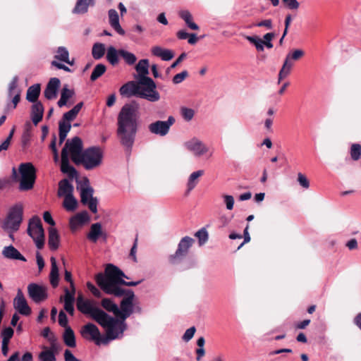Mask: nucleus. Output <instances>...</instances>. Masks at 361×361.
<instances>
[{
	"instance_id": "57",
	"label": "nucleus",
	"mask_w": 361,
	"mask_h": 361,
	"mask_svg": "<svg viewBox=\"0 0 361 361\" xmlns=\"http://www.w3.org/2000/svg\"><path fill=\"white\" fill-rule=\"evenodd\" d=\"M196 331V329L195 326H191L190 328L188 329L184 333L182 339L185 341L188 342L190 341L192 337L194 336V334Z\"/></svg>"
},
{
	"instance_id": "52",
	"label": "nucleus",
	"mask_w": 361,
	"mask_h": 361,
	"mask_svg": "<svg viewBox=\"0 0 361 361\" xmlns=\"http://www.w3.org/2000/svg\"><path fill=\"white\" fill-rule=\"evenodd\" d=\"M180 113H181L183 118L186 121H191L195 115V111L192 109L187 108V107H182L180 109Z\"/></svg>"
},
{
	"instance_id": "20",
	"label": "nucleus",
	"mask_w": 361,
	"mask_h": 361,
	"mask_svg": "<svg viewBox=\"0 0 361 361\" xmlns=\"http://www.w3.org/2000/svg\"><path fill=\"white\" fill-rule=\"evenodd\" d=\"M64 292V309L68 314L73 315L74 313L73 303L75 290H70L68 288H65Z\"/></svg>"
},
{
	"instance_id": "47",
	"label": "nucleus",
	"mask_w": 361,
	"mask_h": 361,
	"mask_svg": "<svg viewBox=\"0 0 361 361\" xmlns=\"http://www.w3.org/2000/svg\"><path fill=\"white\" fill-rule=\"evenodd\" d=\"M106 71V67L103 63H98L92 71V81L96 80L102 76Z\"/></svg>"
},
{
	"instance_id": "61",
	"label": "nucleus",
	"mask_w": 361,
	"mask_h": 361,
	"mask_svg": "<svg viewBox=\"0 0 361 361\" xmlns=\"http://www.w3.org/2000/svg\"><path fill=\"white\" fill-rule=\"evenodd\" d=\"M298 181L299 184L304 188H308L310 187V183L305 175L301 173L298 174Z\"/></svg>"
},
{
	"instance_id": "58",
	"label": "nucleus",
	"mask_w": 361,
	"mask_h": 361,
	"mask_svg": "<svg viewBox=\"0 0 361 361\" xmlns=\"http://www.w3.org/2000/svg\"><path fill=\"white\" fill-rule=\"evenodd\" d=\"M68 317L66 314V313L63 311H60L59 314V324L61 326L64 327L66 329V327H70L68 326Z\"/></svg>"
},
{
	"instance_id": "55",
	"label": "nucleus",
	"mask_w": 361,
	"mask_h": 361,
	"mask_svg": "<svg viewBox=\"0 0 361 361\" xmlns=\"http://www.w3.org/2000/svg\"><path fill=\"white\" fill-rule=\"evenodd\" d=\"M275 34L274 32H268L263 36L264 45L268 48L271 49L273 44L271 40L274 38Z\"/></svg>"
},
{
	"instance_id": "34",
	"label": "nucleus",
	"mask_w": 361,
	"mask_h": 361,
	"mask_svg": "<svg viewBox=\"0 0 361 361\" xmlns=\"http://www.w3.org/2000/svg\"><path fill=\"white\" fill-rule=\"evenodd\" d=\"M204 174L203 170H198L192 172L188 180L187 183V192L189 193L192 190H193L197 184V179L199 177L202 176Z\"/></svg>"
},
{
	"instance_id": "43",
	"label": "nucleus",
	"mask_w": 361,
	"mask_h": 361,
	"mask_svg": "<svg viewBox=\"0 0 361 361\" xmlns=\"http://www.w3.org/2000/svg\"><path fill=\"white\" fill-rule=\"evenodd\" d=\"M149 61L147 59H142L136 65L135 69L139 73L140 78L143 77H147V75L149 73Z\"/></svg>"
},
{
	"instance_id": "45",
	"label": "nucleus",
	"mask_w": 361,
	"mask_h": 361,
	"mask_svg": "<svg viewBox=\"0 0 361 361\" xmlns=\"http://www.w3.org/2000/svg\"><path fill=\"white\" fill-rule=\"evenodd\" d=\"M120 56L128 65H133L137 61V58L134 54L125 49H120Z\"/></svg>"
},
{
	"instance_id": "7",
	"label": "nucleus",
	"mask_w": 361,
	"mask_h": 361,
	"mask_svg": "<svg viewBox=\"0 0 361 361\" xmlns=\"http://www.w3.org/2000/svg\"><path fill=\"white\" fill-rule=\"evenodd\" d=\"M23 220V206L21 203H17L8 209L6 217L1 221V227L3 230L18 231Z\"/></svg>"
},
{
	"instance_id": "30",
	"label": "nucleus",
	"mask_w": 361,
	"mask_h": 361,
	"mask_svg": "<svg viewBox=\"0 0 361 361\" xmlns=\"http://www.w3.org/2000/svg\"><path fill=\"white\" fill-rule=\"evenodd\" d=\"M49 247L51 250H56L59 245V235L56 228H50L49 229Z\"/></svg>"
},
{
	"instance_id": "31",
	"label": "nucleus",
	"mask_w": 361,
	"mask_h": 361,
	"mask_svg": "<svg viewBox=\"0 0 361 361\" xmlns=\"http://www.w3.org/2000/svg\"><path fill=\"white\" fill-rule=\"evenodd\" d=\"M179 17L183 19L187 26L193 30H199V26L192 21V16L188 10H182L179 12Z\"/></svg>"
},
{
	"instance_id": "50",
	"label": "nucleus",
	"mask_w": 361,
	"mask_h": 361,
	"mask_svg": "<svg viewBox=\"0 0 361 361\" xmlns=\"http://www.w3.org/2000/svg\"><path fill=\"white\" fill-rule=\"evenodd\" d=\"M195 236L198 238L199 245L200 246L204 245L208 240V233L204 228L197 231Z\"/></svg>"
},
{
	"instance_id": "63",
	"label": "nucleus",
	"mask_w": 361,
	"mask_h": 361,
	"mask_svg": "<svg viewBox=\"0 0 361 361\" xmlns=\"http://www.w3.org/2000/svg\"><path fill=\"white\" fill-rule=\"evenodd\" d=\"M65 361H81L75 357L70 350L66 349L64 352Z\"/></svg>"
},
{
	"instance_id": "59",
	"label": "nucleus",
	"mask_w": 361,
	"mask_h": 361,
	"mask_svg": "<svg viewBox=\"0 0 361 361\" xmlns=\"http://www.w3.org/2000/svg\"><path fill=\"white\" fill-rule=\"evenodd\" d=\"M224 203L226 204V209L228 210H231L233 208L234 205V198L232 195H224L223 196Z\"/></svg>"
},
{
	"instance_id": "40",
	"label": "nucleus",
	"mask_w": 361,
	"mask_h": 361,
	"mask_svg": "<svg viewBox=\"0 0 361 361\" xmlns=\"http://www.w3.org/2000/svg\"><path fill=\"white\" fill-rule=\"evenodd\" d=\"M105 51V45L102 43H94L92 47V56L96 60L102 59L104 56Z\"/></svg>"
},
{
	"instance_id": "38",
	"label": "nucleus",
	"mask_w": 361,
	"mask_h": 361,
	"mask_svg": "<svg viewBox=\"0 0 361 361\" xmlns=\"http://www.w3.org/2000/svg\"><path fill=\"white\" fill-rule=\"evenodd\" d=\"M74 92L72 90L68 88L67 85H65L61 90V98L58 101V106L62 107L66 105L68 100L73 97Z\"/></svg>"
},
{
	"instance_id": "17",
	"label": "nucleus",
	"mask_w": 361,
	"mask_h": 361,
	"mask_svg": "<svg viewBox=\"0 0 361 361\" xmlns=\"http://www.w3.org/2000/svg\"><path fill=\"white\" fill-rule=\"evenodd\" d=\"M60 86V80L57 78L49 80L44 90V94L47 99H53L56 97L58 89Z\"/></svg>"
},
{
	"instance_id": "19",
	"label": "nucleus",
	"mask_w": 361,
	"mask_h": 361,
	"mask_svg": "<svg viewBox=\"0 0 361 361\" xmlns=\"http://www.w3.org/2000/svg\"><path fill=\"white\" fill-rule=\"evenodd\" d=\"M65 151H61V170L63 173H67L70 178H74L77 176V171L70 164L68 152Z\"/></svg>"
},
{
	"instance_id": "1",
	"label": "nucleus",
	"mask_w": 361,
	"mask_h": 361,
	"mask_svg": "<svg viewBox=\"0 0 361 361\" xmlns=\"http://www.w3.org/2000/svg\"><path fill=\"white\" fill-rule=\"evenodd\" d=\"M123 278L128 279L118 267L108 264L105 268V275L99 273L96 275L95 280L97 285L106 294L123 298L118 306V317L126 319L134 313L133 302L135 295L132 290L123 288L121 286H136L143 280L126 281Z\"/></svg>"
},
{
	"instance_id": "36",
	"label": "nucleus",
	"mask_w": 361,
	"mask_h": 361,
	"mask_svg": "<svg viewBox=\"0 0 361 361\" xmlns=\"http://www.w3.org/2000/svg\"><path fill=\"white\" fill-rule=\"evenodd\" d=\"M71 128V126L70 123L64 121L63 120H61L59 121V145H61L64 142Z\"/></svg>"
},
{
	"instance_id": "39",
	"label": "nucleus",
	"mask_w": 361,
	"mask_h": 361,
	"mask_svg": "<svg viewBox=\"0 0 361 361\" xmlns=\"http://www.w3.org/2000/svg\"><path fill=\"white\" fill-rule=\"evenodd\" d=\"M63 206L68 212H73L77 208L78 201L73 197V194L66 195V197H64Z\"/></svg>"
},
{
	"instance_id": "35",
	"label": "nucleus",
	"mask_w": 361,
	"mask_h": 361,
	"mask_svg": "<svg viewBox=\"0 0 361 361\" xmlns=\"http://www.w3.org/2000/svg\"><path fill=\"white\" fill-rule=\"evenodd\" d=\"M103 159V152L97 147H92V169L99 166Z\"/></svg>"
},
{
	"instance_id": "64",
	"label": "nucleus",
	"mask_w": 361,
	"mask_h": 361,
	"mask_svg": "<svg viewBox=\"0 0 361 361\" xmlns=\"http://www.w3.org/2000/svg\"><path fill=\"white\" fill-rule=\"evenodd\" d=\"M43 219L45 222L49 224L51 226L55 225V222L54 219H52V216L51 215V213L49 212H45L43 214Z\"/></svg>"
},
{
	"instance_id": "15",
	"label": "nucleus",
	"mask_w": 361,
	"mask_h": 361,
	"mask_svg": "<svg viewBox=\"0 0 361 361\" xmlns=\"http://www.w3.org/2000/svg\"><path fill=\"white\" fill-rule=\"evenodd\" d=\"M90 220V216L87 211H82L73 216L69 220L70 228L75 231L86 225Z\"/></svg>"
},
{
	"instance_id": "5",
	"label": "nucleus",
	"mask_w": 361,
	"mask_h": 361,
	"mask_svg": "<svg viewBox=\"0 0 361 361\" xmlns=\"http://www.w3.org/2000/svg\"><path fill=\"white\" fill-rule=\"evenodd\" d=\"M82 141L79 137L68 140L62 150L70 153L72 161L76 164H82L86 169H90V147L84 151Z\"/></svg>"
},
{
	"instance_id": "62",
	"label": "nucleus",
	"mask_w": 361,
	"mask_h": 361,
	"mask_svg": "<svg viewBox=\"0 0 361 361\" xmlns=\"http://www.w3.org/2000/svg\"><path fill=\"white\" fill-rule=\"evenodd\" d=\"M286 6L291 10H295L299 8L300 4L297 0H286V1H283Z\"/></svg>"
},
{
	"instance_id": "6",
	"label": "nucleus",
	"mask_w": 361,
	"mask_h": 361,
	"mask_svg": "<svg viewBox=\"0 0 361 361\" xmlns=\"http://www.w3.org/2000/svg\"><path fill=\"white\" fill-rule=\"evenodd\" d=\"M19 178L15 168L12 169V178L15 181H19V190L20 191H28L33 188L37 175L36 169L30 162L21 163L18 166Z\"/></svg>"
},
{
	"instance_id": "28",
	"label": "nucleus",
	"mask_w": 361,
	"mask_h": 361,
	"mask_svg": "<svg viewBox=\"0 0 361 361\" xmlns=\"http://www.w3.org/2000/svg\"><path fill=\"white\" fill-rule=\"evenodd\" d=\"M76 306L78 310L82 313L90 314V300H85L81 293L78 295Z\"/></svg>"
},
{
	"instance_id": "29",
	"label": "nucleus",
	"mask_w": 361,
	"mask_h": 361,
	"mask_svg": "<svg viewBox=\"0 0 361 361\" xmlns=\"http://www.w3.org/2000/svg\"><path fill=\"white\" fill-rule=\"evenodd\" d=\"M73 186L69 183L67 179L61 180L59 183L58 195L59 197H66L73 194Z\"/></svg>"
},
{
	"instance_id": "11",
	"label": "nucleus",
	"mask_w": 361,
	"mask_h": 361,
	"mask_svg": "<svg viewBox=\"0 0 361 361\" xmlns=\"http://www.w3.org/2000/svg\"><path fill=\"white\" fill-rule=\"evenodd\" d=\"M184 147L196 157H201L209 151L208 147L195 137L185 142Z\"/></svg>"
},
{
	"instance_id": "10",
	"label": "nucleus",
	"mask_w": 361,
	"mask_h": 361,
	"mask_svg": "<svg viewBox=\"0 0 361 361\" xmlns=\"http://www.w3.org/2000/svg\"><path fill=\"white\" fill-rule=\"evenodd\" d=\"M175 121V118L169 116L166 121L159 120L150 123L148 126V129L151 133L164 137L169 133Z\"/></svg>"
},
{
	"instance_id": "9",
	"label": "nucleus",
	"mask_w": 361,
	"mask_h": 361,
	"mask_svg": "<svg viewBox=\"0 0 361 361\" xmlns=\"http://www.w3.org/2000/svg\"><path fill=\"white\" fill-rule=\"evenodd\" d=\"M194 242V239L191 237H183L178 243V248L175 253L169 255V262L171 264H177L181 262L188 254L189 250L192 247Z\"/></svg>"
},
{
	"instance_id": "21",
	"label": "nucleus",
	"mask_w": 361,
	"mask_h": 361,
	"mask_svg": "<svg viewBox=\"0 0 361 361\" xmlns=\"http://www.w3.org/2000/svg\"><path fill=\"white\" fill-rule=\"evenodd\" d=\"M43 115L44 106L40 102L34 103L31 107V118L35 126L42 120Z\"/></svg>"
},
{
	"instance_id": "51",
	"label": "nucleus",
	"mask_w": 361,
	"mask_h": 361,
	"mask_svg": "<svg viewBox=\"0 0 361 361\" xmlns=\"http://www.w3.org/2000/svg\"><path fill=\"white\" fill-rule=\"evenodd\" d=\"M16 127L13 126L12 129L11 130L8 137L0 145V152L3 150H7L9 147V145L11 144V139L13 136V134L15 133Z\"/></svg>"
},
{
	"instance_id": "4",
	"label": "nucleus",
	"mask_w": 361,
	"mask_h": 361,
	"mask_svg": "<svg viewBox=\"0 0 361 361\" xmlns=\"http://www.w3.org/2000/svg\"><path fill=\"white\" fill-rule=\"evenodd\" d=\"M156 84L149 77L140 78L139 82L129 81L120 87L121 96L130 98L133 96L155 102L160 99V94L156 90Z\"/></svg>"
},
{
	"instance_id": "48",
	"label": "nucleus",
	"mask_w": 361,
	"mask_h": 361,
	"mask_svg": "<svg viewBox=\"0 0 361 361\" xmlns=\"http://www.w3.org/2000/svg\"><path fill=\"white\" fill-rule=\"evenodd\" d=\"M18 78L17 76H15L9 82L8 88V94L10 97H12L13 94H16L17 93V91H20L18 88Z\"/></svg>"
},
{
	"instance_id": "26",
	"label": "nucleus",
	"mask_w": 361,
	"mask_h": 361,
	"mask_svg": "<svg viewBox=\"0 0 361 361\" xmlns=\"http://www.w3.org/2000/svg\"><path fill=\"white\" fill-rule=\"evenodd\" d=\"M41 86L39 84H35L28 87L26 94V99L32 103L39 102L38 98L40 94Z\"/></svg>"
},
{
	"instance_id": "32",
	"label": "nucleus",
	"mask_w": 361,
	"mask_h": 361,
	"mask_svg": "<svg viewBox=\"0 0 361 361\" xmlns=\"http://www.w3.org/2000/svg\"><path fill=\"white\" fill-rule=\"evenodd\" d=\"M54 59L65 62L71 66L74 63L73 59L72 61H70L69 52L68 49L64 47H58L57 50L56 51Z\"/></svg>"
},
{
	"instance_id": "2",
	"label": "nucleus",
	"mask_w": 361,
	"mask_h": 361,
	"mask_svg": "<svg viewBox=\"0 0 361 361\" xmlns=\"http://www.w3.org/2000/svg\"><path fill=\"white\" fill-rule=\"evenodd\" d=\"M92 319L98 322L105 330V334H100L98 328L92 324V341L97 345H107L110 341L123 337L128 326L125 319L111 317L102 310L92 305Z\"/></svg>"
},
{
	"instance_id": "42",
	"label": "nucleus",
	"mask_w": 361,
	"mask_h": 361,
	"mask_svg": "<svg viewBox=\"0 0 361 361\" xmlns=\"http://www.w3.org/2000/svg\"><path fill=\"white\" fill-rule=\"evenodd\" d=\"M89 4V0H77L75 6L73 10V13L76 14H83L87 13Z\"/></svg>"
},
{
	"instance_id": "25",
	"label": "nucleus",
	"mask_w": 361,
	"mask_h": 361,
	"mask_svg": "<svg viewBox=\"0 0 361 361\" xmlns=\"http://www.w3.org/2000/svg\"><path fill=\"white\" fill-rule=\"evenodd\" d=\"M120 49L117 50L114 46H109L106 49V58L107 61L113 66L119 63Z\"/></svg>"
},
{
	"instance_id": "8",
	"label": "nucleus",
	"mask_w": 361,
	"mask_h": 361,
	"mask_svg": "<svg viewBox=\"0 0 361 361\" xmlns=\"http://www.w3.org/2000/svg\"><path fill=\"white\" fill-rule=\"evenodd\" d=\"M27 233L35 241L36 247L39 250L42 249L44 245V232L39 217L33 216L30 219Z\"/></svg>"
},
{
	"instance_id": "37",
	"label": "nucleus",
	"mask_w": 361,
	"mask_h": 361,
	"mask_svg": "<svg viewBox=\"0 0 361 361\" xmlns=\"http://www.w3.org/2000/svg\"><path fill=\"white\" fill-rule=\"evenodd\" d=\"M82 105V102L77 104L72 109L63 114L62 120L68 123L73 121L80 111Z\"/></svg>"
},
{
	"instance_id": "60",
	"label": "nucleus",
	"mask_w": 361,
	"mask_h": 361,
	"mask_svg": "<svg viewBox=\"0 0 361 361\" xmlns=\"http://www.w3.org/2000/svg\"><path fill=\"white\" fill-rule=\"evenodd\" d=\"M82 336L87 341H90V322L87 323L80 331Z\"/></svg>"
},
{
	"instance_id": "23",
	"label": "nucleus",
	"mask_w": 361,
	"mask_h": 361,
	"mask_svg": "<svg viewBox=\"0 0 361 361\" xmlns=\"http://www.w3.org/2000/svg\"><path fill=\"white\" fill-rule=\"evenodd\" d=\"M152 54L166 61H170L174 56V54L171 50L163 49L159 46L152 47Z\"/></svg>"
},
{
	"instance_id": "54",
	"label": "nucleus",
	"mask_w": 361,
	"mask_h": 361,
	"mask_svg": "<svg viewBox=\"0 0 361 361\" xmlns=\"http://www.w3.org/2000/svg\"><path fill=\"white\" fill-rule=\"evenodd\" d=\"M14 331L11 327L5 328L1 332L2 342L9 343Z\"/></svg>"
},
{
	"instance_id": "22",
	"label": "nucleus",
	"mask_w": 361,
	"mask_h": 361,
	"mask_svg": "<svg viewBox=\"0 0 361 361\" xmlns=\"http://www.w3.org/2000/svg\"><path fill=\"white\" fill-rule=\"evenodd\" d=\"M3 256L6 259L26 262V259L13 245L6 246L2 250Z\"/></svg>"
},
{
	"instance_id": "44",
	"label": "nucleus",
	"mask_w": 361,
	"mask_h": 361,
	"mask_svg": "<svg viewBox=\"0 0 361 361\" xmlns=\"http://www.w3.org/2000/svg\"><path fill=\"white\" fill-rule=\"evenodd\" d=\"M293 63L291 62L284 61L283 66L279 73L278 83H280L283 78H286L289 75Z\"/></svg>"
},
{
	"instance_id": "24",
	"label": "nucleus",
	"mask_w": 361,
	"mask_h": 361,
	"mask_svg": "<svg viewBox=\"0 0 361 361\" xmlns=\"http://www.w3.org/2000/svg\"><path fill=\"white\" fill-rule=\"evenodd\" d=\"M100 305L106 312L112 313L114 317H118V305L112 299L103 298Z\"/></svg>"
},
{
	"instance_id": "12",
	"label": "nucleus",
	"mask_w": 361,
	"mask_h": 361,
	"mask_svg": "<svg viewBox=\"0 0 361 361\" xmlns=\"http://www.w3.org/2000/svg\"><path fill=\"white\" fill-rule=\"evenodd\" d=\"M76 188L80 191L81 202L90 209V187L89 179L87 177L78 179Z\"/></svg>"
},
{
	"instance_id": "33",
	"label": "nucleus",
	"mask_w": 361,
	"mask_h": 361,
	"mask_svg": "<svg viewBox=\"0 0 361 361\" xmlns=\"http://www.w3.org/2000/svg\"><path fill=\"white\" fill-rule=\"evenodd\" d=\"M63 340L66 345L74 348L76 345L75 337L73 331L71 327H66L63 334Z\"/></svg>"
},
{
	"instance_id": "16",
	"label": "nucleus",
	"mask_w": 361,
	"mask_h": 361,
	"mask_svg": "<svg viewBox=\"0 0 361 361\" xmlns=\"http://www.w3.org/2000/svg\"><path fill=\"white\" fill-rule=\"evenodd\" d=\"M108 234L102 228L101 223L92 224V243H95L101 240L102 242L106 243Z\"/></svg>"
},
{
	"instance_id": "18",
	"label": "nucleus",
	"mask_w": 361,
	"mask_h": 361,
	"mask_svg": "<svg viewBox=\"0 0 361 361\" xmlns=\"http://www.w3.org/2000/svg\"><path fill=\"white\" fill-rule=\"evenodd\" d=\"M109 23L110 26L120 35H125V30L121 27L119 23V16L115 9H110L108 11Z\"/></svg>"
},
{
	"instance_id": "56",
	"label": "nucleus",
	"mask_w": 361,
	"mask_h": 361,
	"mask_svg": "<svg viewBox=\"0 0 361 361\" xmlns=\"http://www.w3.org/2000/svg\"><path fill=\"white\" fill-rule=\"evenodd\" d=\"M188 75L187 71H183L180 73L175 75L172 79L174 84L177 85L182 82Z\"/></svg>"
},
{
	"instance_id": "27",
	"label": "nucleus",
	"mask_w": 361,
	"mask_h": 361,
	"mask_svg": "<svg viewBox=\"0 0 361 361\" xmlns=\"http://www.w3.org/2000/svg\"><path fill=\"white\" fill-rule=\"evenodd\" d=\"M50 283L54 288L59 285V268L55 257H51Z\"/></svg>"
},
{
	"instance_id": "53",
	"label": "nucleus",
	"mask_w": 361,
	"mask_h": 361,
	"mask_svg": "<svg viewBox=\"0 0 361 361\" xmlns=\"http://www.w3.org/2000/svg\"><path fill=\"white\" fill-rule=\"evenodd\" d=\"M304 55V51L301 49H295L293 53L287 54L285 61L291 62V60H298Z\"/></svg>"
},
{
	"instance_id": "41",
	"label": "nucleus",
	"mask_w": 361,
	"mask_h": 361,
	"mask_svg": "<svg viewBox=\"0 0 361 361\" xmlns=\"http://www.w3.org/2000/svg\"><path fill=\"white\" fill-rule=\"evenodd\" d=\"M42 350L38 355L39 361H56V357L54 353L49 350L47 346H42Z\"/></svg>"
},
{
	"instance_id": "3",
	"label": "nucleus",
	"mask_w": 361,
	"mask_h": 361,
	"mask_svg": "<svg viewBox=\"0 0 361 361\" xmlns=\"http://www.w3.org/2000/svg\"><path fill=\"white\" fill-rule=\"evenodd\" d=\"M139 106L135 103L126 104L117 118V136L120 143L130 153L139 126Z\"/></svg>"
},
{
	"instance_id": "49",
	"label": "nucleus",
	"mask_w": 361,
	"mask_h": 361,
	"mask_svg": "<svg viewBox=\"0 0 361 361\" xmlns=\"http://www.w3.org/2000/svg\"><path fill=\"white\" fill-rule=\"evenodd\" d=\"M350 153L351 159L357 161L361 157V145L360 144H353Z\"/></svg>"
},
{
	"instance_id": "13",
	"label": "nucleus",
	"mask_w": 361,
	"mask_h": 361,
	"mask_svg": "<svg viewBox=\"0 0 361 361\" xmlns=\"http://www.w3.org/2000/svg\"><path fill=\"white\" fill-rule=\"evenodd\" d=\"M27 293L29 297L36 303H39L47 298L46 288L37 283H30L27 286Z\"/></svg>"
},
{
	"instance_id": "46",
	"label": "nucleus",
	"mask_w": 361,
	"mask_h": 361,
	"mask_svg": "<svg viewBox=\"0 0 361 361\" xmlns=\"http://www.w3.org/2000/svg\"><path fill=\"white\" fill-rule=\"evenodd\" d=\"M246 39L254 44L258 51H263L264 49V42L257 36H246Z\"/></svg>"
},
{
	"instance_id": "14",
	"label": "nucleus",
	"mask_w": 361,
	"mask_h": 361,
	"mask_svg": "<svg viewBox=\"0 0 361 361\" xmlns=\"http://www.w3.org/2000/svg\"><path fill=\"white\" fill-rule=\"evenodd\" d=\"M14 308L21 314L28 316L31 314V308L20 289L18 290L17 295L13 300Z\"/></svg>"
}]
</instances>
